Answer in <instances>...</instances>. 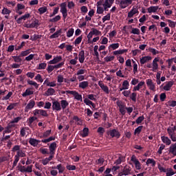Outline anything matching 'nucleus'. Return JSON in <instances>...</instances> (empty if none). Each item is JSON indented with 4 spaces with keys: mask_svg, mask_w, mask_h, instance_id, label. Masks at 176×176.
Listing matches in <instances>:
<instances>
[{
    "mask_svg": "<svg viewBox=\"0 0 176 176\" xmlns=\"http://www.w3.org/2000/svg\"><path fill=\"white\" fill-rule=\"evenodd\" d=\"M114 59H115V56H107L104 58V60L107 63L111 62V61L113 60Z\"/></svg>",
    "mask_w": 176,
    "mask_h": 176,
    "instance_id": "54",
    "label": "nucleus"
},
{
    "mask_svg": "<svg viewBox=\"0 0 176 176\" xmlns=\"http://www.w3.org/2000/svg\"><path fill=\"white\" fill-rule=\"evenodd\" d=\"M85 60V53L84 50H81L78 54V60L80 63H83Z\"/></svg>",
    "mask_w": 176,
    "mask_h": 176,
    "instance_id": "14",
    "label": "nucleus"
},
{
    "mask_svg": "<svg viewBox=\"0 0 176 176\" xmlns=\"http://www.w3.org/2000/svg\"><path fill=\"white\" fill-rule=\"evenodd\" d=\"M131 161L134 164L135 168L137 170H140L142 169V164L137 159L135 155H133L131 157Z\"/></svg>",
    "mask_w": 176,
    "mask_h": 176,
    "instance_id": "5",
    "label": "nucleus"
},
{
    "mask_svg": "<svg viewBox=\"0 0 176 176\" xmlns=\"http://www.w3.org/2000/svg\"><path fill=\"white\" fill-rule=\"evenodd\" d=\"M40 153H41V154H43L44 155H50V150L49 152L47 148H40Z\"/></svg>",
    "mask_w": 176,
    "mask_h": 176,
    "instance_id": "44",
    "label": "nucleus"
},
{
    "mask_svg": "<svg viewBox=\"0 0 176 176\" xmlns=\"http://www.w3.org/2000/svg\"><path fill=\"white\" fill-rule=\"evenodd\" d=\"M137 96H138V94L135 92H133L129 97L132 101H133V102H136Z\"/></svg>",
    "mask_w": 176,
    "mask_h": 176,
    "instance_id": "39",
    "label": "nucleus"
},
{
    "mask_svg": "<svg viewBox=\"0 0 176 176\" xmlns=\"http://www.w3.org/2000/svg\"><path fill=\"white\" fill-rule=\"evenodd\" d=\"M89 86V82L88 81H83L81 82H79L78 87L82 89H85Z\"/></svg>",
    "mask_w": 176,
    "mask_h": 176,
    "instance_id": "29",
    "label": "nucleus"
},
{
    "mask_svg": "<svg viewBox=\"0 0 176 176\" xmlns=\"http://www.w3.org/2000/svg\"><path fill=\"white\" fill-rule=\"evenodd\" d=\"M115 0H104L102 6L104 11H109V8H110L113 4Z\"/></svg>",
    "mask_w": 176,
    "mask_h": 176,
    "instance_id": "6",
    "label": "nucleus"
},
{
    "mask_svg": "<svg viewBox=\"0 0 176 176\" xmlns=\"http://www.w3.org/2000/svg\"><path fill=\"white\" fill-rule=\"evenodd\" d=\"M127 52H128V50H126V49L114 51L113 52V54L115 55V56H117L118 54H123L124 53H126Z\"/></svg>",
    "mask_w": 176,
    "mask_h": 176,
    "instance_id": "33",
    "label": "nucleus"
},
{
    "mask_svg": "<svg viewBox=\"0 0 176 176\" xmlns=\"http://www.w3.org/2000/svg\"><path fill=\"white\" fill-rule=\"evenodd\" d=\"M161 140L166 146H170L172 143L171 140L167 136H161Z\"/></svg>",
    "mask_w": 176,
    "mask_h": 176,
    "instance_id": "16",
    "label": "nucleus"
},
{
    "mask_svg": "<svg viewBox=\"0 0 176 176\" xmlns=\"http://www.w3.org/2000/svg\"><path fill=\"white\" fill-rule=\"evenodd\" d=\"M16 105L17 103L10 104V105H8V107H7V111H12V109H14V108L16 107Z\"/></svg>",
    "mask_w": 176,
    "mask_h": 176,
    "instance_id": "60",
    "label": "nucleus"
},
{
    "mask_svg": "<svg viewBox=\"0 0 176 176\" xmlns=\"http://www.w3.org/2000/svg\"><path fill=\"white\" fill-rule=\"evenodd\" d=\"M60 19L61 16L60 15H57L54 18L50 19L49 21L51 23H56L57 21H59Z\"/></svg>",
    "mask_w": 176,
    "mask_h": 176,
    "instance_id": "40",
    "label": "nucleus"
},
{
    "mask_svg": "<svg viewBox=\"0 0 176 176\" xmlns=\"http://www.w3.org/2000/svg\"><path fill=\"white\" fill-rule=\"evenodd\" d=\"M35 105L36 103L33 99L29 100V103H28V105H26V107H25V113H27L28 112H29V111L30 109H32L34 107H35Z\"/></svg>",
    "mask_w": 176,
    "mask_h": 176,
    "instance_id": "7",
    "label": "nucleus"
},
{
    "mask_svg": "<svg viewBox=\"0 0 176 176\" xmlns=\"http://www.w3.org/2000/svg\"><path fill=\"white\" fill-rule=\"evenodd\" d=\"M129 82L126 80H124L122 82V87L125 89H129Z\"/></svg>",
    "mask_w": 176,
    "mask_h": 176,
    "instance_id": "56",
    "label": "nucleus"
},
{
    "mask_svg": "<svg viewBox=\"0 0 176 176\" xmlns=\"http://www.w3.org/2000/svg\"><path fill=\"white\" fill-rule=\"evenodd\" d=\"M157 168L161 173H166L167 172V169L164 168L160 163L157 164Z\"/></svg>",
    "mask_w": 176,
    "mask_h": 176,
    "instance_id": "41",
    "label": "nucleus"
},
{
    "mask_svg": "<svg viewBox=\"0 0 176 176\" xmlns=\"http://www.w3.org/2000/svg\"><path fill=\"white\" fill-rule=\"evenodd\" d=\"M59 11V7H56L54 8V12L51 14H50V17H53L56 14L58 13Z\"/></svg>",
    "mask_w": 176,
    "mask_h": 176,
    "instance_id": "58",
    "label": "nucleus"
},
{
    "mask_svg": "<svg viewBox=\"0 0 176 176\" xmlns=\"http://www.w3.org/2000/svg\"><path fill=\"white\" fill-rule=\"evenodd\" d=\"M47 67V63H41L38 64V69H45Z\"/></svg>",
    "mask_w": 176,
    "mask_h": 176,
    "instance_id": "62",
    "label": "nucleus"
},
{
    "mask_svg": "<svg viewBox=\"0 0 176 176\" xmlns=\"http://www.w3.org/2000/svg\"><path fill=\"white\" fill-rule=\"evenodd\" d=\"M82 36H78V38H76L74 41V45H78L80 44L81 42H82Z\"/></svg>",
    "mask_w": 176,
    "mask_h": 176,
    "instance_id": "57",
    "label": "nucleus"
},
{
    "mask_svg": "<svg viewBox=\"0 0 176 176\" xmlns=\"http://www.w3.org/2000/svg\"><path fill=\"white\" fill-rule=\"evenodd\" d=\"M145 85V82L144 81H141L140 82L137 86L134 87L133 89V91H140V89L141 88H142V87Z\"/></svg>",
    "mask_w": 176,
    "mask_h": 176,
    "instance_id": "22",
    "label": "nucleus"
},
{
    "mask_svg": "<svg viewBox=\"0 0 176 176\" xmlns=\"http://www.w3.org/2000/svg\"><path fill=\"white\" fill-rule=\"evenodd\" d=\"M118 4L120 8L124 9L127 7L124 0L118 1Z\"/></svg>",
    "mask_w": 176,
    "mask_h": 176,
    "instance_id": "46",
    "label": "nucleus"
},
{
    "mask_svg": "<svg viewBox=\"0 0 176 176\" xmlns=\"http://www.w3.org/2000/svg\"><path fill=\"white\" fill-rule=\"evenodd\" d=\"M175 131H176V126H174L173 127H169L167 129V133L173 142H176V134H175Z\"/></svg>",
    "mask_w": 176,
    "mask_h": 176,
    "instance_id": "3",
    "label": "nucleus"
},
{
    "mask_svg": "<svg viewBox=\"0 0 176 176\" xmlns=\"http://www.w3.org/2000/svg\"><path fill=\"white\" fill-rule=\"evenodd\" d=\"M30 17V14L28 13V14H25V15L19 17V19H16V23L18 24H21L22 23V20L25 21L26 19H28V18Z\"/></svg>",
    "mask_w": 176,
    "mask_h": 176,
    "instance_id": "17",
    "label": "nucleus"
},
{
    "mask_svg": "<svg viewBox=\"0 0 176 176\" xmlns=\"http://www.w3.org/2000/svg\"><path fill=\"white\" fill-rule=\"evenodd\" d=\"M12 58H14V61L16 63H21L22 62V58L21 56H12Z\"/></svg>",
    "mask_w": 176,
    "mask_h": 176,
    "instance_id": "50",
    "label": "nucleus"
},
{
    "mask_svg": "<svg viewBox=\"0 0 176 176\" xmlns=\"http://www.w3.org/2000/svg\"><path fill=\"white\" fill-rule=\"evenodd\" d=\"M30 53V50H28L26 51H23L21 52V54H19V56H26Z\"/></svg>",
    "mask_w": 176,
    "mask_h": 176,
    "instance_id": "63",
    "label": "nucleus"
},
{
    "mask_svg": "<svg viewBox=\"0 0 176 176\" xmlns=\"http://www.w3.org/2000/svg\"><path fill=\"white\" fill-rule=\"evenodd\" d=\"M152 60V57L149 56H143L140 58V63L141 66L144 65L146 63L148 62L149 60Z\"/></svg>",
    "mask_w": 176,
    "mask_h": 176,
    "instance_id": "13",
    "label": "nucleus"
},
{
    "mask_svg": "<svg viewBox=\"0 0 176 176\" xmlns=\"http://www.w3.org/2000/svg\"><path fill=\"white\" fill-rule=\"evenodd\" d=\"M149 164H151L152 167H155L156 166V161L153 159L151 158H148L147 159L146 162V165L148 166Z\"/></svg>",
    "mask_w": 176,
    "mask_h": 176,
    "instance_id": "24",
    "label": "nucleus"
},
{
    "mask_svg": "<svg viewBox=\"0 0 176 176\" xmlns=\"http://www.w3.org/2000/svg\"><path fill=\"white\" fill-rule=\"evenodd\" d=\"M159 9V6H151L149 7L147 10L148 12L152 13V12H156Z\"/></svg>",
    "mask_w": 176,
    "mask_h": 176,
    "instance_id": "34",
    "label": "nucleus"
},
{
    "mask_svg": "<svg viewBox=\"0 0 176 176\" xmlns=\"http://www.w3.org/2000/svg\"><path fill=\"white\" fill-rule=\"evenodd\" d=\"M38 25H39V21L38 20H36L32 22V23H30V28H34L38 27Z\"/></svg>",
    "mask_w": 176,
    "mask_h": 176,
    "instance_id": "51",
    "label": "nucleus"
},
{
    "mask_svg": "<svg viewBox=\"0 0 176 176\" xmlns=\"http://www.w3.org/2000/svg\"><path fill=\"white\" fill-rule=\"evenodd\" d=\"M73 120H74L75 122H77L76 124L78 126H81L82 120L77 116H75L73 117Z\"/></svg>",
    "mask_w": 176,
    "mask_h": 176,
    "instance_id": "48",
    "label": "nucleus"
},
{
    "mask_svg": "<svg viewBox=\"0 0 176 176\" xmlns=\"http://www.w3.org/2000/svg\"><path fill=\"white\" fill-rule=\"evenodd\" d=\"M32 94H34L33 91H31L30 89H26V91L22 94V97H28V96H32Z\"/></svg>",
    "mask_w": 176,
    "mask_h": 176,
    "instance_id": "31",
    "label": "nucleus"
},
{
    "mask_svg": "<svg viewBox=\"0 0 176 176\" xmlns=\"http://www.w3.org/2000/svg\"><path fill=\"white\" fill-rule=\"evenodd\" d=\"M74 33V28H69L68 30V31L67 32V34H66L67 37L70 38L71 36H73Z\"/></svg>",
    "mask_w": 176,
    "mask_h": 176,
    "instance_id": "47",
    "label": "nucleus"
},
{
    "mask_svg": "<svg viewBox=\"0 0 176 176\" xmlns=\"http://www.w3.org/2000/svg\"><path fill=\"white\" fill-rule=\"evenodd\" d=\"M145 118L144 116H140L138 117L136 120H135V123L137 124H140L141 123H142L143 120H144Z\"/></svg>",
    "mask_w": 176,
    "mask_h": 176,
    "instance_id": "49",
    "label": "nucleus"
},
{
    "mask_svg": "<svg viewBox=\"0 0 176 176\" xmlns=\"http://www.w3.org/2000/svg\"><path fill=\"white\" fill-rule=\"evenodd\" d=\"M63 60V58L61 56H57L54 58V59L50 60L48 63L50 64H56L57 63L60 62Z\"/></svg>",
    "mask_w": 176,
    "mask_h": 176,
    "instance_id": "18",
    "label": "nucleus"
},
{
    "mask_svg": "<svg viewBox=\"0 0 176 176\" xmlns=\"http://www.w3.org/2000/svg\"><path fill=\"white\" fill-rule=\"evenodd\" d=\"M131 168L130 166L126 165L122 169V175L129 176L131 175Z\"/></svg>",
    "mask_w": 176,
    "mask_h": 176,
    "instance_id": "12",
    "label": "nucleus"
},
{
    "mask_svg": "<svg viewBox=\"0 0 176 176\" xmlns=\"http://www.w3.org/2000/svg\"><path fill=\"white\" fill-rule=\"evenodd\" d=\"M28 85H33L36 89H38L39 87V85L36 82L31 80H28Z\"/></svg>",
    "mask_w": 176,
    "mask_h": 176,
    "instance_id": "43",
    "label": "nucleus"
},
{
    "mask_svg": "<svg viewBox=\"0 0 176 176\" xmlns=\"http://www.w3.org/2000/svg\"><path fill=\"white\" fill-rule=\"evenodd\" d=\"M33 115L34 116L37 118V119H38V118H41V116H43L44 118H47V116H49L47 111L43 109H35L34 111H33Z\"/></svg>",
    "mask_w": 176,
    "mask_h": 176,
    "instance_id": "2",
    "label": "nucleus"
},
{
    "mask_svg": "<svg viewBox=\"0 0 176 176\" xmlns=\"http://www.w3.org/2000/svg\"><path fill=\"white\" fill-rule=\"evenodd\" d=\"M166 107H176V100H169L165 104Z\"/></svg>",
    "mask_w": 176,
    "mask_h": 176,
    "instance_id": "36",
    "label": "nucleus"
},
{
    "mask_svg": "<svg viewBox=\"0 0 176 176\" xmlns=\"http://www.w3.org/2000/svg\"><path fill=\"white\" fill-rule=\"evenodd\" d=\"M89 131V128H87V127L83 128L81 133V136L82 137V138H85V137H88Z\"/></svg>",
    "mask_w": 176,
    "mask_h": 176,
    "instance_id": "27",
    "label": "nucleus"
},
{
    "mask_svg": "<svg viewBox=\"0 0 176 176\" xmlns=\"http://www.w3.org/2000/svg\"><path fill=\"white\" fill-rule=\"evenodd\" d=\"M56 138L54 136H51L47 139L45 140H41V142L44 143V144H47L49 142H51L52 141H55Z\"/></svg>",
    "mask_w": 176,
    "mask_h": 176,
    "instance_id": "32",
    "label": "nucleus"
},
{
    "mask_svg": "<svg viewBox=\"0 0 176 176\" xmlns=\"http://www.w3.org/2000/svg\"><path fill=\"white\" fill-rule=\"evenodd\" d=\"M60 12H63L67 11V3H66V2H64V3H60Z\"/></svg>",
    "mask_w": 176,
    "mask_h": 176,
    "instance_id": "35",
    "label": "nucleus"
},
{
    "mask_svg": "<svg viewBox=\"0 0 176 176\" xmlns=\"http://www.w3.org/2000/svg\"><path fill=\"white\" fill-rule=\"evenodd\" d=\"M120 44L119 43H113L109 46V49L112 48L113 50H115L119 48Z\"/></svg>",
    "mask_w": 176,
    "mask_h": 176,
    "instance_id": "53",
    "label": "nucleus"
},
{
    "mask_svg": "<svg viewBox=\"0 0 176 176\" xmlns=\"http://www.w3.org/2000/svg\"><path fill=\"white\" fill-rule=\"evenodd\" d=\"M143 126H139L138 127H137L135 131H134V134H140V133H142V130H143Z\"/></svg>",
    "mask_w": 176,
    "mask_h": 176,
    "instance_id": "45",
    "label": "nucleus"
},
{
    "mask_svg": "<svg viewBox=\"0 0 176 176\" xmlns=\"http://www.w3.org/2000/svg\"><path fill=\"white\" fill-rule=\"evenodd\" d=\"M169 153H171L173 156H176V143L170 145L169 148Z\"/></svg>",
    "mask_w": 176,
    "mask_h": 176,
    "instance_id": "19",
    "label": "nucleus"
},
{
    "mask_svg": "<svg viewBox=\"0 0 176 176\" xmlns=\"http://www.w3.org/2000/svg\"><path fill=\"white\" fill-rule=\"evenodd\" d=\"M26 130H29V127L26 126V127H22V129H21V137H25Z\"/></svg>",
    "mask_w": 176,
    "mask_h": 176,
    "instance_id": "55",
    "label": "nucleus"
},
{
    "mask_svg": "<svg viewBox=\"0 0 176 176\" xmlns=\"http://www.w3.org/2000/svg\"><path fill=\"white\" fill-rule=\"evenodd\" d=\"M159 61H160V58H155L153 59V65H152V66H153L152 71L156 72V70L158 69L159 65H158L157 62H159Z\"/></svg>",
    "mask_w": 176,
    "mask_h": 176,
    "instance_id": "15",
    "label": "nucleus"
},
{
    "mask_svg": "<svg viewBox=\"0 0 176 176\" xmlns=\"http://www.w3.org/2000/svg\"><path fill=\"white\" fill-rule=\"evenodd\" d=\"M104 163V159L103 157H100L97 160H96V164L100 165V166H102Z\"/></svg>",
    "mask_w": 176,
    "mask_h": 176,
    "instance_id": "42",
    "label": "nucleus"
},
{
    "mask_svg": "<svg viewBox=\"0 0 176 176\" xmlns=\"http://www.w3.org/2000/svg\"><path fill=\"white\" fill-rule=\"evenodd\" d=\"M47 11V7H43L38 8V12H40V14H43L45 13Z\"/></svg>",
    "mask_w": 176,
    "mask_h": 176,
    "instance_id": "59",
    "label": "nucleus"
},
{
    "mask_svg": "<svg viewBox=\"0 0 176 176\" xmlns=\"http://www.w3.org/2000/svg\"><path fill=\"white\" fill-rule=\"evenodd\" d=\"M56 91L53 88H49L47 89V91H45V96H47V97H49L50 96H54L55 94Z\"/></svg>",
    "mask_w": 176,
    "mask_h": 176,
    "instance_id": "23",
    "label": "nucleus"
},
{
    "mask_svg": "<svg viewBox=\"0 0 176 176\" xmlns=\"http://www.w3.org/2000/svg\"><path fill=\"white\" fill-rule=\"evenodd\" d=\"M50 148V157H45V159H43L41 160V164H43V166H47L50 162H51L53 158L54 157L55 153L57 148V144L56 142H54L50 144L49 146Z\"/></svg>",
    "mask_w": 176,
    "mask_h": 176,
    "instance_id": "1",
    "label": "nucleus"
},
{
    "mask_svg": "<svg viewBox=\"0 0 176 176\" xmlns=\"http://www.w3.org/2000/svg\"><path fill=\"white\" fill-rule=\"evenodd\" d=\"M14 162L12 163V168H14L17 166L18 162L20 160V157L17 155H15V157H14Z\"/></svg>",
    "mask_w": 176,
    "mask_h": 176,
    "instance_id": "38",
    "label": "nucleus"
},
{
    "mask_svg": "<svg viewBox=\"0 0 176 176\" xmlns=\"http://www.w3.org/2000/svg\"><path fill=\"white\" fill-rule=\"evenodd\" d=\"M12 12L11 10H8V8H4L3 10H2V14L6 15V14H10Z\"/></svg>",
    "mask_w": 176,
    "mask_h": 176,
    "instance_id": "64",
    "label": "nucleus"
},
{
    "mask_svg": "<svg viewBox=\"0 0 176 176\" xmlns=\"http://www.w3.org/2000/svg\"><path fill=\"white\" fill-rule=\"evenodd\" d=\"M173 85L174 81H168L164 87V89L166 91H170Z\"/></svg>",
    "mask_w": 176,
    "mask_h": 176,
    "instance_id": "25",
    "label": "nucleus"
},
{
    "mask_svg": "<svg viewBox=\"0 0 176 176\" xmlns=\"http://www.w3.org/2000/svg\"><path fill=\"white\" fill-rule=\"evenodd\" d=\"M52 110L56 111L57 112L61 111L60 103L58 101L56 100L52 102Z\"/></svg>",
    "mask_w": 176,
    "mask_h": 176,
    "instance_id": "11",
    "label": "nucleus"
},
{
    "mask_svg": "<svg viewBox=\"0 0 176 176\" xmlns=\"http://www.w3.org/2000/svg\"><path fill=\"white\" fill-rule=\"evenodd\" d=\"M56 170H58V174H63L65 167L62 164H59L56 166Z\"/></svg>",
    "mask_w": 176,
    "mask_h": 176,
    "instance_id": "21",
    "label": "nucleus"
},
{
    "mask_svg": "<svg viewBox=\"0 0 176 176\" xmlns=\"http://www.w3.org/2000/svg\"><path fill=\"white\" fill-rule=\"evenodd\" d=\"M109 135L111 137V138H114V137H116V139H119L121 136V134L118 130L112 129L110 131Z\"/></svg>",
    "mask_w": 176,
    "mask_h": 176,
    "instance_id": "8",
    "label": "nucleus"
},
{
    "mask_svg": "<svg viewBox=\"0 0 176 176\" xmlns=\"http://www.w3.org/2000/svg\"><path fill=\"white\" fill-rule=\"evenodd\" d=\"M111 20V14L108 13L107 15L102 17V23H104L106 21H110Z\"/></svg>",
    "mask_w": 176,
    "mask_h": 176,
    "instance_id": "52",
    "label": "nucleus"
},
{
    "mask_svg": "<svg viewBox=\"0 0 176 176\" xmlns=\"http://www.w3.org/2000/svg\"><path fill=\"white\" fill-rule=\"evenodd\" d=\"M131 33H132L133 34L139 35V34H140V30L138 28H132Z\"/></svg>",
    "mask_w": 176,
    "mask_h": 176,
    "instance_id": "61",
    "label": "nucleus"
},
{
    "mask_svg": "<svg viewBox=\"0 0 176 176\" xmlns=\"http://www.w3.org/2000/svg\"><path fill=\"white\" fill-rule=\"evenodd\" d=\"M176 174L172 168H168L166 169V176H173Z\"/></svg>",
    "mask_w": 176,
    "mask_h": 176,
    "instance_id": "30",
    "label": "nucleus"
},
{
    "mask_svg": "<svg viewBox=\"0 0 176 176\" xmlns=\"http://www.w3.org/2000/svg\"><path fill=\"white\" fill-rule=\"evenodd\" d=\"M146 85L148 87L149 89L155 91H156L155 84L153 82L151 79H147L146 80Z\"/></svg>",
    "mask_w": 176,
    "mask_h": 176,
    "instance_id": "10",
    "label": "nucleus"
},
{
    "mask_svg": "<svg viewBox=\"0 0 176 176\" xmlns=\"http://www.w3.org/2000/svg\"><path fill=\"white\" fill-rule=\"evenodd\" d=\"M67 94H72L74 97L75 100H77V101H80V102H82V95L79 94L78 92L76 91H70L67 90L66 91Z\"/></svg>",
    "mask_w": 176,
    "mask_h": 176,
    "instance_id": "4",
    "label": "nucleus"
},
{
    "mask_svg": "<svg viewBox=\"0 0 176 176\" xmlns=\"http://www.w3.org/2000/svg\"><path fill=\"white\" fill-rule=\"evenodd\" d=\"M62 34V29L57 30L54 33V34L50 36V38H58Z\"/></svg>",
    "mask_w": 176,
    "mask_h": 176,
    "instance_id": "28",
    "label": "nucleus"
},
{
    "mask_svg": "<svg viewBox=\"0 0 176 176\" xmlns=\"http://www.w3.org/2000/svg\"><path fill=\"white\" fill-rule=\"evenodd\" d=\"M60 108L64 110L69 106V102L66 100H62L60 101Z\"/></svg>",
    "mask_w": 176,
    "mask_h": 176,
    "instance_id": "20",
    "label": "nucleus"
},
{
    "mask_svg": "<svg viewBox=\"0 0 176 176\" xmlns=\"http://www.w3.org/2000/svg\"><path fill=\"white\" fill-rule=\"evenodd\" d=\"M98 85L101 88V89L106 94H109V87L105 85L102 81H98Z\"/></svg>",
    "mask_w": 176,
    "mask_h": 176,
    "instance_id": "9",
    "label": "nucleus"
},
{
    "mask_svg": "<svg viewBox=\"0 0 176 176\" xmlns=\"http://www.w3.org/2000/svg\"><path fill=\"white\" fill-rule=\"evenodd\" d=\"M29 144L33 147H37L38 146V140L34 138L29 139Z\"/></svg>",
    "mask_w": 176,
    "mask_h": 176,
    "instance_id": "26",
    "label": "nucleus"
},
{
    "mask_svg": "<svg viewBox=\"0 0 176 176\" xmlns=\"http://www.w3.org/2000/svg\"><path fill=\"white\" fill-rule=\"evenodd\" d=\"M37 119H38V117H36L35 116L29 118V122H28L29 124V127H31L33 122H35V120H37Z\"/></svg>",
    "mask_w": 176,
    "mask_h": 176,
    "instance_id": "37",
    "label": "nucleus"
}]
</instances>
